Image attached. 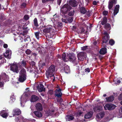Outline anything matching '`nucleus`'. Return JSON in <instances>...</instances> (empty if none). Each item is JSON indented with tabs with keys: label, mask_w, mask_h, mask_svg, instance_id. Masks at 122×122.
I'll list each match as a JSON object with an SVG mask.
<instances>
[{
	"label": "nucleus",
	"mask_w": 122,
	"mask_h": 122,
	"mask_svg": "<svg viewBox=\"0 0 122 122\" xmlns=\"http://www.w3.org/2000/svg\"><path fill=\"white\" fill-rule=\"evenodd\" d=\"M85 30L83 28L81 27L80 29L79 32L80 33L82 34L85 33Z\"/></svg>",
	"instance_id": "obj_42"
},
{
	"label": "nucleus",
	"mask_w": 122,
	"mask_h": 122,
	"mask_svg": "<svg viewBox=\"0 0 122 122\" xmlns=\"http://www.w3.org/2000/svg\"><path fill=\"white\" fill-rule=\"evenodd\" d=\"M62 0H57V3L59 5H60Z\"/></svg>",
	"instance_id": "obj_57"
},
{
	"label": "nucleus",
	"mask_w": 122,
	"mask_h": 122,
	"mask_svg": "<svg viewBox=\"0 0 122 122\" xmlns=\"http://www.w3.org/2000/svg\"><path fill=\"white\" fill-rule=\"evenodd\" d=\"M44 28L43 30V31L45 33H51L52 32L57 31L56 30L54 29V26L50 25H48L44 26Z\"/></svg>",
	"instance_id": "obj_7"
},
{
	"label": "nucleus",
	"mask_w": 122,
	"mask_h": 122,
	"mask_svg": "<svg viewBox=\"0 0 122 122\" xmlns=\"http://www.w3.org/2000/svg\"><path fill=\"white\" fill-rule=\"evenodd\" d=\"M97 42L96 41H94L93 43V44L95 45H96L97 44Z\"/></svg>",
	"instance_id": "obj_63"
},
{
	"label": "nucleus",
	"mask_w": 122,
	"mask_h": 122,
	"mask_svg": "<svg viewBox=\"0 0 122 122\" xmlns=\"http://www.w3.org/2000/svg\"><path fill=\"white\" fill-rule=\"evenodd\" d=\"M7 112L6 110H2L0 112V115L3 118H6L8 116V113L6 112Z\"/></svg>",
	"instance_id": "obj_16"
},
{
	"label": "nucleus",
	"mask_w": 122,
	"mask_h": 122,
	"mask_svg": "<svg viewBox=\"0 0 122 122\" xmlns=\"http://www.w3.org/2000/svg\"><path fill=\"white\" fill-rule=\"evenodd\" d=\"M40 32L39 31H38L36 32H35V34L36 36V37L37 39H39V34Z\"/></svg>",
	"instance_id": "obj_43"
},
{
	"label": "nucleus",
	"mask_w": 122,
	"mask_h": 122,
	"mask_svg": "<svg viewBox=\"0 0 122 122\" xmlns=\"http://www.w3.org/2000/svg\"><path fill=\"white\" fill-rule=\"evenodd\" d=\"M74 10H73L71 11L68 13V15L70 16H73L74 14Z\"/></svg>",
	"instance_id": "obj_44"
},
{
	"label": "nucleus",
	"mask_w": 122,
	"mask_h": 122,
	"mask_svg": "<svg viewBox=\"0 0 122 122\" xmlns=\"http://www.w3.org/2000/svg\"><path fill=\"white\" fill-rule=\"evenodd\" d=\"M66 118L67 121H70L74 118V116L72 115H69L66 116Z\"/></svg>",
	"instance_id": "obj_24"
},
{
	"label": "nucleus",
	"mask_w": 122,
	"mask_h": 122,
	"mask_svg": "<svg viewBox=\"0 0 122 122\" xmlns=\"http://www.w3.org/2000/svg\"><path fill=\"white\" fill-rule=\"evenodd\" d=\"M34 25L35 26L37 27L39 25L38 24L37 18H35L34 19Z\"/></svg>",
	"instance_id": "obj_39"
},
{
	"label": "nucleus",
	"mask_w": 122,
	"mask_h": 122,
	"mask_svg": "<svg viewBox=\"0 0 122 122\" xmlns=\"http://www.w3.org/2000/svg\"><path fill=\"white\" fill-rule=\"evenodd\" d=\"M76 2L75 0H72L70 2V5L72 6L75 7L77 5Z\"/></svg>",
	"instance_id": "obj_36"
},
{
	"label": "nucleus",
	"mask_w": 122,
	"mask_h": 122,
	"mask_svg": "<svg viewBox=\"0 0 122 122\" xmlns=\"http://www.w3.org/2000/svg\"><path fill=\"white\" fill-rule=\"evenodd\" d=\"M26 53L27 54H30L31 53V51L29 49H27L25 51Z\"/></svg>",
	"instance_id": "obj_50"
},
{
	"label": "nucleus",
	"mask_w": 122,
	"mask_h": 122,
	"mask_svg": "<svg viewBox=\"0 0 122 122\" xmlns=\"http://www.w3.org/2000/svg\"><path fill=\"white\" fill-rule=\"evenodd\" d=\"M46 64L45 62H43L42 63H41L40 64V66H41V67H43L44 66H45Z\"/></svg>",
	"instance_id": "obj_52"
},
{
	"label": "nucleus",
	"mask_w": 122,
	"mask_h": 122,
	"mask_svg": "<svg viewBox=\"0 0 122 122\" xmlns=\"http://www.w3.org/2000/svg\"><path fill=\"white\" fill-rule=\"evenodd\" d=\"M11 50L9 49L6 50L5 53L4 54L5 57L7 58L10 59L11 58Z\"/></svg>",
	"instance_id": "obj_15"
},
{
	"label": "nucleus",
	"mask_w": 122,
	"mask_h": 122,
	"mask_svg": "<svg viewBox=\"0 0 122 122\" xmlns=\"http://www.w3.org/2000/svg\"><path fill=\"white\" fill-rule=\"evenodd\" d=\"M91 12L89 10L86 13V15L87 16L89 17L91 14Z\"/></svg>",
	"instance_id": "obj_51"
},
{
	"label": "nucleus",
	"mask_w": 122,
	"mask_h": 122,
	"mask_svg": "<svg viewBox=\"0 0 122 122\" xmlns=\"http://www.w3.org/2000/svg\"><path fill=\"white\" fill-rule=\"evenodd\" d=\"M99 3L98 1H94L92 2V4L93 5H98Z\"/></svg>",
	"instance_id": "obj_47"
},
{
	"label": "nucleus",
	"mask_w": 122,
	"mask_h": 122,
	"mask_svg": "<svg viewBox=\"0 0 122 122\" xmlns=\"http://www.w3.org/2000/svg\"><path fill=\"white\" fill-rule=\"evenodd\" d=\"M28 96L27 92L24 93L22 95L20 99V104L21 106L22 103H25L27 101Z\"/></svg>",
	"instance_id": "obj_11"
},
{
	"label": "nucleus",
	"mask_w": 122,
	"mask_h": 122,
	"mask_svg": "<svg viewBox=\"0 0 122 122\" xmlns=\"http://www.w3.org/2000/svg\"><path fill=\"white\" fill-rule=\"evenodd\" d=\"M72 7L68 4H65L61 8V11L62 13L65 14L67 11L71 9Z\"/></svg>",
	"instance_id": "obj_9"
},
{
	"label": "nucleus",
	"mask_w": 122,
	"mask_h": 122,
	"mask_svg": "<svg viewBox=\"0 0 122 122\" xmlns=\"http://www.w3.org/2000/svg\"><path fill=\"white\" fill-rule=\"evenodd\" d=\"M26 79L25 70L24 69H21L19 72V77L18 81L20 82H23Z\"/></svg>",
	"instance_id": "obj_6"
},
{
	"label": "nucleus",
	"mask_w": 122,
	"mask_h": 122,
	"mask_svg": "<svg viewBox=\"0 0 122 122\" xmlns=\"http://www.w3.org/2000/svg\"><path fill=\"white\" fill-rule=\"evenodd\" d=\"M48 93L50 94H52L53 93V91L52 90H50L49 91Z\"/></svg>",
	"instance_id": "obj_60"
},
{
	"label": "nucleus",
	"mask_w": 122,
	"mask_h": 122,
	"mask_svg": "<svg viewBox=\"0 0 122 122\" xmlns=\"http://www.w3.org/2000/svg\"><path fill=\"white\" fill-rule=\"evenodd\" d=\"M34 114L37 117H41L42 116V113L40 112L36 111L34 112Z\"/></svg>",
	"instance_id": "obj_34"
},
{
	"label": "nucleus",
	"mask_w": 122,
	"mask_h": 122,
	"mask_svg": "<svg viewBox=\"0 0 122 122\" xmlns=\"http://www.w3.org/2000/svg\"><path fill=\"white\" fill-rule=\"evenodd\" d=\"M53 18L51 19V21L54 23V27L56 30V28L58 29L61 28L62 25V23L58 21V18L56 15H53Z\"/></svg>",
	"instance_id": "obj_2"
},
{
	"label": "nucleus",
	"mask_w": 122,
	"mask_h": 122,
	"mask_svg": "<svg viewBox=\"0 0 122 122\" xmlns=\"http://www.w3.org/2000/svg\"><path fill=\"white\" fill-rule=\"evenodd\" d=\"M118 99L119 100H122V93L120 94L118 97Z\"/></svg>",
	"instance_id": "obj_53"
},
{
	"label": "nucleus",
	"mask_w": 122,
	"mask_h": 122,
	"mask_svg": "<svg viewBox=\"0 0 122 122\" xmlns=\"http://www.w3.org/2000/svg\"><path fill=\"white\" fill-rule=\"evenodd\" d=\"M4 83L2 82H0V87H2L3 86Z\"/></svg>",
	"instance_id": "obj_61"
},
{
	"label": "nucleus",
	"mask_w": 122,
	"mask_h": 122,
	"mask_svg": "<svg viewBox=\"0 0 122 122\" xmlns=\"http://www.w3.org/2000/svg\"><path fill=\"white\" fill-rule=\"evenodd\" d=\"M88 46H84L83 47H81V50L83 51H85L88 48Z\"/></svg>",
	"instance_id": "obj_45"
},
{
	"label": "nucleus",
	"mask_w": 122,
	"mask_h": 122,
	"mask_svg": "<svg viewBox=\"0 0 122 122\" xmlns=\"http://www.w3.org/2000/svg\"><path fill=\"white\" fill-rule=\"evenodd\" d=\"M102 108V107L101 106H97L93 108L95 112H99Z\"/></svg>",
	"instance_id": "obj_29"
},
{
	"label": "nucleus",
	"mask_w": 122,
	"mask_h": 122,
	"mask_svg": "<svg viewBox=\"0 0 122 122\" xmlns=\"http://www.w3.org/2000/svg\"><path fill=\"white\" fill-rule=\"evenodd\" d=\"M120 6L119 5H116L113 11V15L115 16L118 12Z\"/></svg>",
	"instance_id": "obj_21"
},
{
	"label": "nucleus",
	"mask_w": 122,
	"mask_h": 122,
	"mask_svg": "<svg viewBox=\"0 0 122 122\" xmlns=\"http://www.w3.org/2000/svg\"><path fill=\"white\" fill-rule=\"evenodd\" d=\"M31 43L33 44V47L34 48H37L36 50L38 51L40 53L42 54L45 52L44 48L41 46L40 44L37 41H34Z\"/></svg>",
	"instance_id": "obj_5"
},
{
	"label": "nucleus",
	"mask_w": 122,
	"mask_h": 122,
	"mask_svg": "<svg viewBox=\"0 0 122 122\" xmlns=\"http://www.w3.org/2000/svg\"><path fill=\"white\" fill-rule=\"evenodd\" d=\"M48 2V0H42V2L43 3H45Z\"/></svg>",
	"instance_id": "obj_62"
},
{
	"label": "nucleus",
	"mask_w": 122,
	"mask_h": 122,
	"mask_svg": "<svg viewBox=\"0 0 122 122\" xmlns=\"http://www.w3.org/2000/svg\"><path fill=\"white\" fill-rule=\"evenodd\" d=\"M80 11L81 13L84 14L86 12V10L84 7H81L80 8Z\"/></svg>",
	"instance_id": "obj_37"
},
{
	"label": "nucleus",
	"mask_w": 122,
	"mask_h": 122,
	"mask_svg": "<svg viewBox=\"0 0 122 122\" xmlns=\"http://www.w3.org/2000/svg\"><path fill=\"white\" fill-rule=\"evenodd\" d=\"M85 71L86 72H89L90 71V70L89 68H87L85 69Z\"/></svg>",
	"instance_id": "obj_55"
},
{
	"label": "nucleus",
	"mask_w": 122,
	"mask_h": 122,
	"mask_svg": "<svg viewBox=\"0 0 122 122\" xmlns=\"http://www.w3.org/2000/svg\"><path fill=\"white\" fill-rule=\"evenodd\" d=\"M111 29V26L110 25L108 24L107 23V41L108 40L110 39V36L109 34H108V32L110 33V31H108V30H110Z\"/></svg>",
	"instance_id": "obj_32"
},
{
	"label": "nucleus",
	"mask_w": 122,
	"mask_h": 122,
	"mask_svg": "<svg viewBox=\"0 0 122 122\" xmlns=\"http://www.w3.org/2000/svg\"><path fill=\"white\" fill-rule=\"evenodd\" d=\"M26 64V62L25 61L23 60L19 63V66H24L25 67V66Z\"/></svg>",
	"instance_id": "obj_35"
},
{
	"label": "nucleus",
	"mask_w": 122,
	"mask_h": 122,
	"mask_svg": "<svg viewBox=\"0 0 122 122\" xmlns=\"http://www.w3.org/2000/svg\"><path fill=\"white\" fill-rule=\"evenodd\" d=\"M36 109L38 111H41L42 110V107L40 103L37 104L36 106Z\"/></svg>",
	"instance_id": "obj_26"
},
{
	"label": "nucleus",
	"mask_w": 122,
	"mask_h": 122,
	"mask_svg": "<svg viewBox=\"0 0 122 122\" xmlns=\"http://www.w3.org/2000/svg\"><path fill=\"white\" fill-rule=\"evenodd\" d=\"M62 21L63 22H65L66 23H67V19H63V18L61 19Z\"/></svg>",
	"instance_id": "obj_56"
},
{
	"label": "nucleus",
	"mask_w": 122,
	"mask_h": 122,
	"mask_svg": "<svg viewBox=\"0 0 122 122\" xmlns=\"http://www.w3.org/2000/svg\"><path fill=\"white\" fill-rule=\"evenodd\" d=\"M61 89L59 88L58 90H56L55 92V95L58 97H60L62 96V93L61 92Z\"/></svg>",
	"instance_id": "obj_22"
},
{
	"label": "nucleus",
	"mask_w": 122,
	"mask_h": 122,
	"mask_svg": "<svg viewBox=\"0 0 122 122\" xmlns=\"http://www.w3.org/2000/svg\"><path fill=\"white\" fill-rule=\"evenodd\" d=\"M10 98L12 102L14 101L15 100V97L14 95L11 96Z\"/></svg>",
	"instance_id": "obj_46"
},
{
	"label": "nucleus",
	"mask_w": 122,
	"mask_h": 122,
	"mask_svg": "<svg viewBox=\"0 0 122 122\" xmlns=\"http://www.w3.org/2000/svg\"><path fill=\"white\" fill-rule=\"evenodd\" d=\"M37 88L38 90L40 92L44 91L45 90L44 88V86L42 84H40L37 86Z\"/></svg>",
	"instance_id": "obj_23"
},
{
	"label": "nucleus",
	"mask_w": 122,
	"mask_h": 122,
	"mask_svg": "<svg viewBox=\"0 0 122 122\" xmlns=\"http://www.w3.org/2000/svg\"><path fill=\"white\" fill-rule=\"evenodd\" d=\"M55 70V67L54 65H51L49 68L48 70L46 73V77L48 79H49L51 77L54 78L53 81H54L55 80L53 73L54 72Z\"/></svg>",
	"instance_id": "obj_3"
},
{
	"label": "nucleus",
	"mask_w": 122,
	"mask_h": 122,
	"mask_svg": "<svg viewBox=\"0 0 122 122\" xmlns=\"http://www.w3.org/2000/svg\"><path fill=\"white\" fill-rule=\"evenodd\" d=\"M103 14L104 15H107V11L105 10L103 12Z\"/></svg>",
	"instance_id": "obj_58"
},
{
	"label": "nucleus",
	"mask_w": 122,
	"mask_h": 122,
	"mask_svg": "<svg viewBox=\"0 0 122 122\" xmlns=\"http://www.w3.org/2000/svg\"><path fill=\"white\" fill-rule=\"evenodd\" d=\"M24 18L25 20H27L29 18V16L27 15H25L24 17Z\"/></svg>",
	"instance_id": "obj_49"
},
{
	"label": "nucleus",
	"mask_w": 122,
	"mask_h": 122,
	"mask_svg": "<svg viewBox=\"0 0 122 122\" xmlns=\"http://www.w3.org/2000/svg\"><path fill=\"white\" fill-rule=\"evenodd\" d=\"M39 99V98L35 95H32L31 97V101L32 102H36Z\"/></svg>",
	"instance_id": "obj_25"
},
{
	"label": "nucleus",
	"mask_w": 122,
	"mask_h": 122,
	"mask_svg": "<svg viewBox=\"0 0 122 122\" xmlns=\"http://www.w3.org/2000/svg\"><path fill=\"white\" fill-rule=\"evenodd\" d=\"M17 39L20 40H21L22 39V38L20 36H19L17 38Z\"/></svg>",
	"instance_id": "obj_64"
},
{
	"label": "nucleus",
	"mask_w": 122,
	"mask_h": 122,
	"mask_svg": "<svg viewBox=\"0 0 122 122\" xmlns=\"http://www.w3.org/2000/svg\"><path fill=\"white\" fill-rule=\"evenodd\" d=\"M105 115V112H100L96 116L97 118L99 119L100 118H102Z\"/></svg>",
	"instance_id": "obj_30"
},
{
	"label": "nucleus",
	"mask_w": 122,
	"mask_h": 122,
	"mask_svg": "<svg viewBox=\"0 0 122 122\" xmlns=\"http://www.w3.org/2000/svg\"><path fill=\"white\" fill-rule=\"evenodd\" d=\"M105 102L103 101V102H102V104H103V106H104V103L106 104H105V106L104 107V109L105 110L107 109V104L106 103V102L107 101V97H106L105 98Z\"/></svg>",
	"instance_id": "obj_40"
},
{
	"label": "nucleus",
	"mask_w": 122,
	"mask_h": 122,
	"mask_svg": "<svg viewBox=\"0 0 122 122\" xmlns=\"http://www.w3.org/2000/svg\"><path fill=\"white\" fill-rule=\"evenodd\" d=\"M62 59L64 61L66 62L68 61L67 57V56H66V54L65 53H63L62 56Z\"/></svg>",
	"instance_id": "obj_31"
},
{
	"label": "nucleus",
	"mask_w": 122,
	"mask_h": 122,
	"mask_svg": "<svg viewBox=\"0 0 122 122\" xmlns=\"http://www.w3.org/2000/svg\"><path fill=\"white\" fill-rule=\"evenodd\" d=\"M114 99V98L113 95L107 97V102H111L113 101Z\"/></svg>",
	"instance_id": "obj_33"
},
{
	"label": "nucleus",
	"mask_w": 122,
	"mask_h": 122,
	"mask_svg": "<svg viewBox=\"0 0 122 122\" xmlns=\"http://www.w3.org/2000/svg\"><path fill=\"white\" fill-rule=\"evenodd\" d=\"M93 114V112L92 111H90L85 115L84 117L86 119H88L90 118L92 116Z\"/></svg>",
	"instance_id": "obj_27"
},
{
	"label": "nucleus",
	"mask_w": 122,
	"mask_h": 122,
	"mask_svg": "<svg viewBox=\"0 0 122 122\" xmlns=\"http://www.w3.org/2000/svg\"><path fill=\"white\" fill-rule=\"evenodd\" d=\"M35 63L34 61L30 62V64L32 66V67H30L27 68V71L33 73L35 74L38 73L39 70L37 67L35 66Z\"/></svg>",
	"instance_id": "obj_4"
},
{
	"label": "nucleus",
	"mask_w": 122,
	"mask_h": 122,
	"mask_svg": "<svg viewBox=\"0 0 122 122\" xmlns=\"http://www.w3.org/2000/svg\"><path fill=\"white\" fill-rule=\"evenodd\" d=\"M82 112L80 111H78L77 113V116H80L82 114Z\"/></svg>",
	"instance_id": "obj_54"
},
{
	"label": "nucleus",
	"mask_w": 122,
	"mask_h": 122,
	"mask_svg": "<svg viewBox=\"0 0 122 122\" xmlns=\"http://www.w3.org/2000/svg\"><path fill=\"white\" fill-rule=\"evenodd\" d=\"M21 113L20 110L18 108H15L13 111V116L15 115H18Z\"/></svg>",
	"instance_id": "obj_19"
},
{
	"label": "nucleus",
	"mask_w": 122,
	"mask_h": 122,
	"mask_svg": "<svg viewBox=\"0 0 122 122\" xmlns=\"http://www.w3.org/2000/svg\"><path fill=\"white\" fill-rule=\"evenodd\" d=\"M117 107L115 105L112 104L107 103V109L111 110L114 109Z\"/></svg>",
	"instance_id": "obj_18"
},
{
	"label": "nucleus",
	"mask_w": 122,
	"mask_h": 122,
	"mask_svg": "<svg viewBox=\"0 0 122 122\" xmlns=\"http://www.w3.org/2000/svg\"><path fill=\"white\" fill-rule=\"evenodd\" d=\"M67 19V23H71L72 22L73 20V18L72 17H70Z\"/></svg>",
	"instance_id": "obj_41"
},
{
	"label": "nucleus",
	"mask_w": 122,
	"mask_h": 122,
	"mask_svg": "<svg viewBox=\"0 0 122 122\" xmlns=\"http://www.w3.org/2000/svg\"><path fill=\"white\" fill-rule=\"evenodd\" d=\"M65 72L67 73H69L70 72V69L69 66L67 65H66L64 67H63Z\"/></svg>",
	"instance_id": "obj_28"
},
{
	"label": "nucleus",
	"mask_w": 122,
	"mask_h": 122,
	"mask_svg": "<svg viewBox=\"0 0 122 122\" xmlns=\"http://www.w3.org/2000/svg\"><path fill=\"white\" fill-rule=\"evenodd\" d=\"M26 5V4L25 3H23L21 4V6L22 8H25V7Z\"/></svg>",
	"instance_id": "obj_48"
},
{
	"label": "nucleus",
	"mask_w": 122,
	"mask_h": 122,
	"mask_svg": "<svg viewBox=\"0 0 122 122\" xmlns=\"http://www.w3.org/2000/svg\"><path fill=\"white\" fill-rule=\"evenodd\" d=\"M8 45L6 44H4L3 45V47L5 48H6L8 47Z\"/></svg>",
	"instance_id": "obj_59"
},
{
	"label": "nucleus",
	"mask_w": 122,
	"mask_h": 122,
	"mask_svg": "<svg viewBox=\"0 0 122 122\" xmlns=\"http://www.w3.org/2000/svg\"><path fill=\"white\" fill-rule=\"evenodd\" d=\"M1 74L3 79L5 80V82L9 81V77L8 75H7L5 72H2Z\"/></svg>",
	"instance_id": "obj_20"
},
{
	"label": "nucleus",
	"mask_w": 122,
	"mask_h": 122,
	"mask_svg": "<svg viewBox=\"0 0 122 122\" xmlns=\"http://www.w3.org/2000/svg\"><path fill=\"white\" fill-rule=\"evenodd\" d=\"M26 23L25 22V24L23 25V29L24 30L23 32V35H25L27 34L28 31V30H29L28 28L26 26Z\"/></svg>",
	"instance_id": "obj_17"
},
{
	"label": "nucleus",
	"mask_w": 122,
	"mask_h": 122,
	"mask_svg": "<svg viewBox=\"0 0 122 122\" xmlns=\"http://www.w3.org/2000/svg\"><path fill=\"white\" fill-rule=\"evenodd\" d=\"M102 46L104 48L102 49L99 53L101 54H104L106 52V47L107 45V30H103L102 32Z\"/></svg>",
	"instance_id": "obj_1"
},
{
	"label": "nucleus",
	"mask_w": 122,
	"mask_h": 122,
	"mask_svg": "<svg viewBox=\"0 0 122 122\" xmlns=\"http://www.w3.org/2000/svg\"><path fill=\"white\" fill-rule=\"evenodd\" d=\"M117 0H110L109 2L108 8L109 10H111L114 4L117 3Z\"/></svg>",
	"instance_id": "obj_14"
},
{
	"label": "nucleus",
	"mask_w": 122,
	"mask_h": 122,
	"mask_svg": "<svg viewBox=\"0 0 122 122\" xmlns=\"http://www.w3.org/2000/svg\"><path fill=\"white\" fill-rule=\"evenodd\" d=\"M100 22L102 25H103V27L106 30L107 28V17L106 16H105L102 19Z\"/></svg>",
	"instance_id": "obj_13"
},
{
	"label": "nucleus",
	"mask_w": 122,
	"mask_h": 122,
	"mask_svg": "<svg viewBox=\"0 0 122 122\" xmlns=\"http://www.w3.org/2000/svg\"><path fill=\"white\" fill-rule=\"evenodd\" d=\"M10 67V69L11 70L14 72L16 73H18L19 70L18 69V67L17 65L16 64H11Z\"/></svg>",
	"instance_id": "obj_10"
},
{
	"label": "nucleus",
	"mask_w": 122,
	"mask_h": 122,
	"mask_svg": "<svg viewBox=\"0 0 122 122\" xmlns=\"http://www.w3.org/2000/svg\"><path fill=\"white\" fill-rule=\"evenodd\" d=\"M67 57L68 61L71 62L73 63H76V59L75 57V55L74 53L68 54L67 55Z\"/></svg>",
	"instance_id": "obj_8"
},
{
	"label": "nucleus",
	"mask_w": 122,
	"mask_h": 122,
	"mask_svg": "<svg viewBox=\"0 0 122 122\" xmlns=\"http://www.w3.org/2000/svg\"><path fill=\"white\" fill-rule=\"evenodd\" d=\"M86 53L84 52H81L77 54V56L78 60L80 61L83 60L85 56Z\"/></svg>",
	"instance_id": "obj_12"
},
{
	"label": "nucleus",
	"mask_w": 122,
	"mask_h": 122,
	"mask_svg": "<svg viewBox=\"0 0 122 122\" xmlns=\"http://www.w3.org/2000/svg\"><path fill=\"white\" fill-rule=\"evenodd\" d=\"M115 43V41L112 39H111L109 41V44L112 46L114 45Z\"/></svg>",
	"instance_id": "obj_38"
}]
</instances>
